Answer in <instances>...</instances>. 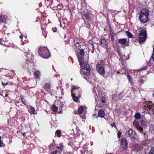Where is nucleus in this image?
<instances>
[{
    "label": "nucleus",
    "instance_id": "nucleus-1",
    "mask_svg": "<svg viewBox=\"0 0 154 154\" xmlns=\"http://www.w3.org/2000/svg\"><path fill=\"white\" fill-rule=\"evenodd\" d=\"M149 15V11L146 9L142 10L140 14L139 19L141 22L144 23L148 20V16Z\"/></svg>",
    "mask_w": 154,
    "mask_h": 154
},
{
    "label": "nucleus",
    "instance_id": "nucleus-2",
    "mask_svg": "<svg viewBox=\"0 0 154 154\" xmlns=\"http://www.w3.org/2000/svg\"><path fill=\"white\" fill-rule=\"evenodd\" d=\"M81 66V67L83 69L82 72L83 74L86 76H87L89 73L90 68L89 64L87 62L83 61H81L79 62Z\"/></svg>",
    "mask_w": 154,
    "mask_h": 154
},
{
    "label": "nucleus",
    "instance_id": "nucleus-3",
    "mask_svg": "<svg viewBox=\"0 0 154 154\" xmlns=\"http://www.w3.org/2000/svg\"><path fill=\"white\" fill-rule=\"evenodd\" d=\"M38 52L39 55L42 57L48 58L50 55V53L48 48L45 47L40 48Z\"/></svg>",
    "mask_w": 154,
    "mask_h": 154
},
{
    "label": "nucleus",
    "instance_id": "nucleus-4",
    "mask_svg": "<svg viewBox=\"0 0 154 154\" xmlns=\"http://www.w3.org/2000/svg\"><path fill=\"white\" fill-rule=\"evenodd\" d=\"M127 137L130 139H133L136 140H138L139 138L135 132L132 129H129L126 134Z\"/></svg>",
    "mask_w": 154,
    "mask_h": 154
},
{
    "label": "nucleus",
    "instance_id": "nucleus-5",
    "mask_svg": "<svg viewBox=\"0 0 154 154\" xmlns=\"http://www.w3.org/2000/svg\"><path fill=\"white\" fill-rule=\"evenodd\" d=\"M72 88V94L77 97H81L82 90L79 87L77 86H73Z\"/></svg>",
    "mask_w": 154,
    "mask_h": 154
},
{
    "label": "nucleus",
    "instance_id": "nucleus-6",
    "mask_svg": "<svg viewBox=\"0 0 154 154\" xmlns=\"http://www.w3.org/2000/svg\"><path fill=\"white\" fill-rule=\"evenodd\" d=\"M82 16L83 15L89 22H91L92 21V14L87 10L82 12Z\"/></svg>",
    "mask_w": 154,
    "mask_h": 154
},
{
    "label": "nucleus",
    "instance_id": "nucleus-7",
    "mask_svg": "<svg viewBox=\"0 0 154 154\" xmlns=\"http://www.w3.org/2000/svg\"><path fill=\"white\" fill-rule=\"evenodd\" d=\"M139 41L140 43H143L146 40V31L144 29H142L139 33Z\"/></svg>",
    "mask_w": 154,
    "mask_h": 154
},
{
    "label": "nucleus",
    "instance_id": "nucleus-8",
    "mask_svg": "<svg viewBox=\"0 0 154 154\" xmlns=\"http://www.w3.org/2000/svg\"><path fill=\"white\" fill-rule=\"evenodd\" d=\"M134 126L137 128L138 131L144 135L145 134V133L143 132V128H141L139 125L138 122L136 121H134L133 122Z\"/></svg>",
    "mask_w": 154,
    "mask_h": 154
},
{
    "label": "nucleus",
    "instance_id": "nucleus-9",
    "mask_svg": "<svg viewBox=\"0 0 154 154\" xmlns=\"http://www.w3.org/2000/svg\"><path fill=\"white\" fill-rule=\"evenodd\" d=\"M96 69L98 73L102 75L105 73V70L103 67L100 64H97L96 66Z\"/></svg>",
    "mask_w": 154,
    "mask_h": 154
},
{
    "label": "nucleus",
    "instance_id": "nucleus-10",
    "mask_svg": "<svg viewBox=\"0 0 154 154\" xmlns=\"http://www.w3.org/2000/svg\"><path fill=\"white\" fill-rule=\"evenodd\" d=\"M143 106L146 109H152L154 106L153 103L150 101H146L143 103Z\"/></svg>",
    "mask_w": 154,
    "mask_h": 154
},
{
    "label": "nucleus",
    "instance_id": "nucleus-11",
    "mask_svg": "<svg viewBox=\"0 0 154 154\" xmlns=\"http://www.w3.org/2000/svg\"><path fill=\"white\" fill-rule=\"evenodd\" d=\"M79 54H77V57L79 61L80 62L84 59V56L85 54V52L83 49H81L80 50Z\"/></svg>",
    "mask_w": 154,
    "mask_h": 154
},
{
    "label": "nucleus",
    "instance_id": "nucleus-12",
    "mask_svg": "<svg viewBox=\"0 0 154 154\" xmlns=\"http://www.w3.org/2000/svg\"><path fill=\"white\" fill-rule=\"evenodd\" d=\"M121 145L123 149L127 150L128 149V143L126 140L125 138L121 139Z\"/></svg>",
    "mask_w": 154,
    "mask_h": 154
},
{
    "label": "nucleus",
    "instance_id": "nucleus-13",
    "mask_svg": "<svg viewBox=\"0 0 154 154\" xmlns=\"http://www.w3.org/2000/svg\"><path fill=\"white\" fill-rule=\"evenodd\" d=\"M99 41L101 46L103 48L107 47V46L108 45V42L104 38H100L99 40Z\"/></svg>",
    "mask_w": 154,
    "mask_h": 154
},
{
    "label": "nucleus",
    "instance_id": "nucleus-14",
    "mask_svg": "<svg viewBox=\"0 0 154 154\" xmlns=\"http://www.w3.org/2000/svg\"><path fill=\"white\" fill-rule=\"evenodd\" d=\"M119 43L121 45H125V46H127L128 44V42L126 38H123L119 39Z\"/></svg>",
    "mask_w": 154,
    "mask_h": 154
},
{
    "label": "nucleus",
    "instance_id": "nucleus-15",
    "mask_svg": "<svg viewBox=\"0 0 154 154\" xmlns=\"http://www.w3.org/2000/svg\"><path fill=\"white\" fill-rule=\"evenodd\" d=\"M51 85L49 83H47L44 86V89L45 91L50 92Z\"/></svg>",
    "mask_w": 154,
    "mask_h": 154
},
{
    "label": "nucleus",
    "instance_id": "nucleus-16",
    "mask_svg": "<svg viewBox=\"0 0 154 154\" xmlns=\"http://www.w3.org/2000/svg\"><path fill=\"white\" fill-rule=\"evenodd\" d=\"M31 114H35L37 113V111L35 110L34 108L32 106H30V110L29 111Z\"/></svg>",
    "mask_w": 154,
    "mask_h": 154
},
{
    "label": "nucleus",
    "instance_id": "nucleus-17",
    "mask_svg": "<svg viewBox=\"0 0 154 154\" xmlns=\"http://www.w3.org/2000/svg\"><path fill=\"white\" fill-rule=\"evenodd\" d=\"M98 115L100 117L103 118L104 116L105 112L102 109H100L98 112Z\"/></svg>",
    "mask_w": 154,
    "mask_h": 154
},
{
    "label": "nucleus",
    "instance_id": "nucleus-18",
    "mask_svg": "<svg viewBox=\"0 0 154 154\" xmlns=\"http://www.w3.org/2000/svg\"><path fill=\"white\" fill-rule=\"evenodd\" d=\"M33 75L36 78H39L41 75V73L39 71L36 70L34 72Z\"/></svg>",
    "mask_w": 154,
    "mask_h": 154
},
{
    "label": "nucleus",
    "instance_id": "nucleus-19",
    "mask_svg": "<svg viewBox=\"0 0 154 154\" xmlns=\"http://www.w3.org/2000/svg\"><path fill=\"white\" fill-rule=\"evenodd\" d=\"M5 17L3 15H0V23H4L6 21Z\"/></svg>",
    "mask_w": 154,
    "mask_h": 154
},
{
    "label": "nucleus",
    "instance_id": "nucleus-20",
    "mask_svg": "<svg viewBox=\"0 0 154 154\" xmlns=\"http://www.w3.org/2000/svg\"><path fill=\"white\" fill-rule=\"evenodd\" d=\"M109 32L111 36L115 35L116 34L114 32L111 26H109Z\"/></svg>",
    "mask_w": 154,
    "mask_h": 154
},
{
    "label": "nucleus",
    "instance_id": "nucleus-21",
    "mask_svg": "<svg viewBox=\"0 0 154 154\" xmlns=\"http://www.w3.org/2000/svg\"><path fill=\"white\" fill-rule=\"evenodd\" d=\"M104 48L106 49V51L108 53V54H109L111 51V48L110 47H109L108 45L107 46V47H105Z\"/></svg>",
    "mask_w": 154,
    "mask_h": 154
},
{
    "label": "nucleus",
    "instance_id": "nucleus-22",
    "mask_svg": "<svg viewBox=\"0 0 154 154\" xmlns=\"http://www.w3.org/2000/svg\"><path fill=\"white\" fill-rule=\"evenodd\" d=\"M72 96L73 97V100L75 102H77L78 101V98L80 97H77L76 96H75V95H72Z\"/></svg>",
    "mask_w": 154,
    "mask_h": 154
},
{
    "label": "nucleus",
    "instance_id": "nucleus-23",
    "mask_svg": "<svg viewBox=\"0 0 154 154\" xmlns=\"http://www.w3.org/2000/svg\"><path fill=\"white\" fill-rule=\"evenodd\" d=\"M100 99L101 100V102L104 105L106 103V97L103 96H102L100 97Z\"/></svg>",
    "mask_w": 154,
    "mask_h": 154
},
{
    "label": "nucleus",
    "instance_id": "nucleus-24",
    "mask_svg": "<svg viewBox=\"0 0 154 154\" xmlns=\"http://www.w3.org/2000/svg\"><path fill=\"white\" fill-rule=\"evenodd\" d=\"M83 110H84V109H83V107H82V106L80 107L78 109V113L79 114H81Z\"/></svg>",
    "mask_w": 154,
    "mask_h": 154
},
{
    "label": "nucleus",
    "instance_id": "nucleus-25",
    "mask_svg": "<svg viewBox=\"0 0 154 154\" xmlns=\"http://www.w3.org/2000/svg\"><path fill=\"white\" fill-rule=\"evenodd\" d=\"M59 145V147H57V148L60 150V151H61L63 149V145L62 143L60 144Z\"/></svg>",
    "mask_w": 154,
    "mask_h": 154
},
{
    "label": "nucleus",
    "instance_id": "nucleus-26",
    "mask_svg": "<svg viewBox=\"0 0 154 154\" xmlns=\"http://www.w3.org/2000/svg\"><path fill=\"white\" fill-rule=\"evenodd\" d=\"M126 33L128 37L130 38H132L133 37V35L130 32L128 31H126Z\"/></svg>",
    "mask_w": 154,
    "mask_h": 154
},
{
    "label": "nucleus",
    "instance_id": "nucleus-27",
    "mask_svg": "<svg viewBox=\"0 0 154 154\" xmlns=\"http://www.w3.org/2000/svg\"><path fill=\"white\" fill-rule=\"evenodd\" d=\"M58 108L55 105H53L52 106V110L54 112H56Z\"/></svg>",
    "mask_w": 154,
    "mask_h": 154
},
{
    "label": "nucleus",
    "instance_id": "nucleus-28",
    "mask_svg": "<svg viewBox=\"0 0 154 154\" xmlns=\"http://www.w3.org/2000/svg\"><path fill=\"white\" fill-rule=\"evenodd\" d=\"M147 154H154V147H151V149Z\"/></svg>",
    "mask_w": 154,
    "mask_h": 154
},
{
    "label": "nucleus",
    "instance_id": "nucleus-29",
    "mask_svg": "<svg viewBox=\"0 0 154 154\" xmlns=\"http://www.w3.org/2000/svg\"><path fill=\"white\" fill-rule=\"evenodd\" d=\"M141 117V115L140 113H138L135 114V117L136 119H139Z\"/></svg>",
    "mask_w": 154,
    "mask_h": 154
},
{
    "label": "nucleus",
    "instance_id": "nucleus-30",
    "mask_svg": "<svg viewBox=\"0 0 154 154\" xmlns=\"http://www.w3.org/2000/svg\"><path fill=\"white\" fill-rule=\"evenodd\" d=\"M56 134H57L58 137H60L61 136V132L60 130H57L56 131Z\"/></svg>",
    "mask_w": 154,
    "mask_h": 154
},
{
    "label": "nucleus",
    "instance_id": "nucleus-31",
    "mask_svg": "<svg viewBox=\"0 0 154 154\" xmlns=\"http://www.w3.org/2000/svg\"><path fill=\"white\" fill-rule=\"evenodd\" d=\"M150 130L152 133H154V125H151L150 126Z\"/></svg>",
    "mask_w": 154,
    "mask_h": 154
},
{
    "label": "nucleus",
    "instance_id": "nucleus-32",
    "mask_svg": "<svg viewBox=\"0 0 154 154\" xmlns=\"http://www.w3.org/2000/svg\"><path fill=\"white\" fill-rule=\"evenodd\" d=\"M23 97V96H21V101L23 104L26 105V102L25 101V100H24V99Z\"/></svg>",
    "mask_w": 154,
    "mask_h": 154
},
{
    "label": "nucleus",
    "instance_id": "nucleus-33",
    "mask_svg": "<svg viewBox=\"0 0 154 154\" xmlns=\"http://www.w3.org/2000/svg\"><path fill=\"white\" fill-rule=\"evenodd\" d=\"M115 36V35L111 36V40L112 42V43L113 44L114 43V41H115V38H114Z\"/></svg>",
    "mask_w": 154,
    "mask_h": 154
},
{
    "label": "nucleus",
    "instance_id": "nucleus-34",
    "mask_svg": "<svg viewBox=\"0 0 154 154\" xmlns=\"http://www.w3.org/2000/svg\"><path fill=\"white\" fill-rule=\"evenodd\" d=\"M88 43L91 44V45H92L93 48H94V43L92 42V41L91 40H89L88 41Z\"/></svg>",
    "mask_w": 154,
    "mask_h": 154
},
{
    "label": "nucleus",
    "instance_id": "nucleus-35",
    "mask_svg": "<svg viewBox=\"0 0 154 154\" xmlns=\"http://www.w3.org/2000/svg\"><path fill=\"white\" fill-rule=\"evenodd\" d=\"M5 145L3 141L2 140L0 141V147L5 146Z\"/></svg>",
    "mask_w": 154,
    "mask_h": 154
},
{
    "label": "nucleus",
    "instance_id": "nucleus-36",
    "mask_svg": "<svg viewBox=\"0 0 154 154\" xmlns=\"http://www.w3.org/2000/svg\"><path fill=\"white\" fill-rule=\"evenodd\" d=\"M127 77L129 82H131V77L129 75H127Z\"/></svg>",
    "mask_w": 154,
    "mask_h": 154
},
{
    "label": "nucleus",
    "instance_id": "nucleus-37",
    "mask_svg": "<svg viewBox=\"0 0 154 154\" xmlns=\"http://www.w3.org/2000/svg\"><path fill=\"white\" fill-rule=\"evenodd\" d=\"M121 134V132H120V131H119L118 132V133H117L118 137L119 138H120Z\"/></svg>",
    "mask_w": 154,
    "mask_h": 154
},
{
    "label": "nucleus",
    "instance_id": "nucleus-38",
    "mask_svg": "<svg viewBox=\"0 0 154 154\" xmlns=\"http://www.w3.org/2000/svg\"><path fill=\"white\" fill-rule=\"evenodd\" d=\"M58 152V151L57 150H55L51 152L50 154H56Z\"/></svg>",
    "mask_w": 154,
    "mask_h": 154
},
{
    "label": "nucleus",
    "instance_id": "nucleus-39",
    "mask_svg": "<svg viewBox=\"0 0 154 154\" xmlns=\"http://www.w3.org/2000/svg\"><path fill=\"white\" fill-rule=\"evenodd\" d=\"M52 30L53 32H55L57 31V29L56 27H54L52 28Z\"/></svg>",
    "mask_w": 154,
    "mask_h": 154
},
{
    "label": "nucleus",
    "instance_id": "nucleus-40",
    "mask_svg": "<svg viewBox=\"0 0 154 154\" xmlns=\"http://www.w3.org/2000/svg\"><path fill=\"white\" fill-rule=\"evenodd\" d=\"M153 59V60L154 61V46L153 48V53L151 57Z\"/></svg>",
    "mask_w": 154,
    "mask_h": 154
},
{
    "label": "nucleus",
    "instance_id": "nucleus-41",
    "mask_svg": "<svg viewBox=\"0 0 154 154\" xmlns=\"http://www.w3.org/2000/svg\"><path fill=\"white\" fill-rule=\"evenodd\" d=\"M141 123L143 126H145L146 125L144 121H142Z\"/></svg>",
    "mask_w": 154,
    "mask_h": 154
},
{
    "label": "nucleus",
    "instance_id": "nucleus-42",
    "mask_svg": "<svg viewBox=\"0 0 154 154\" xmlns=\"http://www.w3.org/2000/svg\"><path fill=\"white\" fill-rule=\"evenodd\" d=\"M111 126L112 127H115L116 128V124H115V123H114V122L112 124H111Z\"/></svg>",
    "mask_w": 154,
    "mask_h": 154
},
{
    "label": "nucleus",
    "instance_id": "nucleus-43",
    "mask_svg": "<svg viewBox=\"0 0 154 154\" xmlns=\"http://www.w3.org/2000/svg\"><path fill=\"white\" fill-rule=\"evenodd\" d=\"M2 85H7L8 84V82H7L6 83H4L3 82H2Z\"/></svg>",
    "mask_w": 154,
    "mask_h": 154
},
{
    "label": "nucleus",
    "instance_id": "nucleus-44",
    "mask_svg": "<svg viewBox=\"0 0 154 154\" xmlns=\"http://www.w3.org/2000/svg\"><path fill=\"white\" fill-rule=\"evenodd\" d=\"M76 130L77 131H80V129H79V128L76 126Z\"/></svg>",
    "mask_w": 154,
    "mask_h": 154
},
{
    "label": "nucleus",
    "instance_id": "nucleus-45",
    "mask_svg": "<svg viewBox=\"0 0 154 154\" xmlns=\"http://www.w3.org/2000/svg\"><path fill=\"white\" fill-rule=\"evenodd\" d=\"M44 32L45 33V35H44V37H45L47 35V33H46V32L45 31H43V33Z\"/></svg>",
    "mask_w": 154,
    "mask_h": 154
},
{
    "label": "nucleus",
    "instance_id": "nucleus-46",
    "mask_svg": "<svg viewBox=\"0 0 154 154\" xmlns=\"http://www.w3.org/2000/svg\"><path fill=\"white\" fill-rule=\"evenodd\" d=\"M20 38H23V35H20Z\"/></svg>",
    "mask_w": 154,
    "mask_h": 154
},
{
    "label": "nucleus",
    "instance_id": "nucleus-47",
    "mask_svg": "<svg viewBox=\"0 0 154 154\" xmlns=\"http://www.w3.org/2000/svg\"><path fill=\"white\" fill-rule=\"evenodd\" d=\"M26 134L25 133H24L23 134V136H25Z\"/></svg>",
    "mask_w": 154,
    "mask_h": 154
},
{
    "label": "nucleus",
    "instance_id": "nucleus-48",
    "mask_svg": "<svg viewBox=\"0 0 154 154\" xmlns=\"http://www.w3.org/2000/svg\"><path fill=\"white\" fill-rule=\"evenodd\" d=\"M8 96V95L7 94H6L5 95V97H7Z\"/></svg>",
    "mask_w": 154,
    "mask_h": 154
},
{
    "label": "nucleus",
    "instance_id": "nucleus-49",
    "mask_svg": "<svg viewBox=\"0 0 154 154\" xmlns=\"http://www.w3.org/2000/svg\"><path fill=\"white\" fill-rule=\"evenodd\" d=\"M153 97H154V92L152 94Z\"/></svg>",
    "mask_w": 154,
    "mask_h": 154
},
{
    "label": "nucleus",
    "instance_id": "nucleus-50",
    "mask_svg": "<svg viewBox=\"0 0 154 154\" xmlns=\"http://www.w3.org/2000/svg\"><path fill=\"white\" fill-rule=\"evenodd\" d=\"M51 146H52V145H49V147H51Z\"/></svg>",
    "mask_w": 154,
    "mask_h": 154
},
{
    "label": "nucleus",
    "instance_id": "nucleus-51",
    "mask_svg": "<svg viewBox=\"0 0 154 154\" xmlns=\"http://www.w3.org/2000/svg\"><path fill=\"white\" fill-rule=\"evenodd\" d=\"M1 136H0V141L1 140Z\"/></svg>",
    "mask_w": 154,
    "mask_h": 154
}]
</instances>
